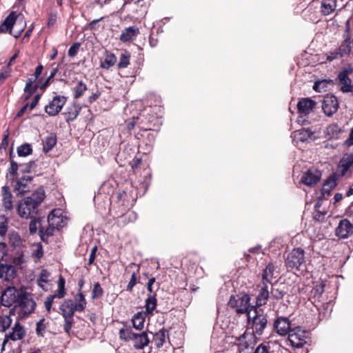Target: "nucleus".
<instances>
[{"mask_svg": "<svg viewBox=\"0 0 353 353\" xmlns=\"http://www.w3.org/2000/svg\"><path fill=\"white\" fill-rule=\"evenodd\" d=\"M46 194L43 188H39L35 190L30 196H27L21 200L17 208V212L19 216L25 219H31V221H40L39 219L34 217L37 214L39 205L45 199Z\"/></svg>", "mask_w": 353, "mask_h": 353, "instance_id": "nucleus-1", "label": "nucleus"}, {"mask_svg": "<svg viewBox=\"0 0 353 353\" xmlns=\"http://www.w3.org/2000/svg\"><path fill=\"white\" fill-rule=\"evenodd\" d=\"M119 339L125 341H132L136 349L141 350L146 347L150 340L146 332L136 333L130 326H124L119 330Z\"/></svg>", "mask_w": 353, "mask_h": 353, "instance_id": "nucleus-2", "label": "nucleus"}, {"mask_svg": "<svg viewBox=\"0 0 353 353\" xmlns=\"http://www.w3.org/2000/svg\"><path fill=\"white\" fill-rule=\"evenodd\" d=\"M268 320L261 309L254 307L251 312L248 314V330H252V332L261 335L266 327Z\"/></svg>", "mask_w": 353, "mask_h": 353, "instance_id": "nucleus-3", "label": "nucleus"}, {"mask_svg": "<svg viewBox=\"0 0 353 353\" xmlns=\"http://www.w3.org/2000/svg\"><path fill=\"white\" fill-rule=\"evenodd\" d=\"M16 303L17 304V307L20 309L23 317L28 316L33 313L37 305L32 294L23 288L19 289V297Z\"/></svg>", "mask_w": 353, "mask_h": 353, "instance_id": "nucleus-4", "label": "nucleus"}, {"mask_svg": "<svg viewBox=\"0 0 353 353\" xmlns=\"http://www.w3.org/2000/svg\"><path fill=\"white\" fill-rule=\"evenodd\" d=\"M250 296L248 294L241 295H232L228 301V305L234 309L237 314H247L252 312L254 306H252L250 303Z\"/></svg>", "mask_w": 353, "mask_h": 353, "instance_id": "nucleus-5", "label": "nucleus"}, {"mask_svg": "<svg viewBox=\"0 0 353 353\" xmlns=\"http://www.w3.org/2000/svg\"><path fill=\"white\" fill-rule=\"evenodd\" d=\"M305 261V252L302 248H294L287 256L285 265L288 268L299 270Z\"/></svg>", "mask_w": 353, "mask_h": 353, "instance_id": "nucleus-6", "label": "nucleus"}, {"mask_svg": "<svg viewBox=\"0 0 353 353\" xmlns=\"http://www.w3.org/2000/svg\"><path fill=\"white\" fill-rule=\"evenodd\" d=\"M307 332L299 327L290 330L288 334V341L294 347H301L306 343Z\"/></svg>", "mask_w": 353, "mask_h": 353, "instance_id": "nucleus-7", "label": "nucleus"}, {"mask_svg": "<svg viewBox=\"0 0 353 353\" xmlns=\"http://www.w3.org/2000/svg\"><path fill=\"white\" fill-rule=\"evenodd\" d=\"M316 102L310 98H303L297 103L298 112L300 116L297 119V122L301 125L305 124L306 120L303 116L309 114L314 108Z\"/></svg>", "mask_w": 353, "mask_h": 353, "instance_id": "nucleus-8", "label": "nucleus"}, {"mask_svg": "<svg viewBox=\"0 0 353 353\" xmlns=\"http://www.w3.org/2000/svg\"><path fill=\"white\" fill-rule=\"evenodd\" d=\"M67 98L64 96H55L45 107V112L51 117L57 115L65 104Z\"/></svg>", "mask_w": 353, "mask_h": 353, "instance_id": "nucleus-9", "label": "nucleus"}, {"mask_svg": "<svg viewBox=\"0 0 353 353\" xmlns=\"http://www.w3.org/2000/svg\"><path fill=\"white\" fill-rule=\"evenodd\" d=\"M19 297V290H17L15 287H8L1 294V303L3 306L10 307L17 303Z\"/></svg>", "mask_w": 353, "mask_h": 353, "instance_id": "nucleus-10", "label": "nucleus"}, {"mask_svg": "<svg viewBox=\"0 0 353 353\" xmlns=\"http://www.w3.org/2000/svg\"><path fill=\"white\" fill-rule=\"evenodd\" d=\"M26 335L25 327L19 322H16L12 327L11 331L6 334L3 345H5L9 340L16 341L23 339Z\"/></svg>", "mask_w": 353, "mask_h": 353, "instance_id": "nucleus-11", "label": "nucleus"}, {"mask_svg": "<svg viewBox=\"0 0 353 353\" xmlns=\"http://www.w3.org/2000/svg\"><path fill=\"white\" fill-rule=\"evenodd\" d=\"M338 108L339 103L335 96L327 94L324 97L322 104V109L325 114L328 117H331L336 112Z\"/></svg>", "mask_w": 353, "mask_h": 353, "instance_id": "nucleus-12", "label": "nucleus"}, {"mask_svg": "<svg viewBox=\"0 0 353 353\" xmlns=\"http://www.w3.org/2000/svg\"><path fill=\"white\" fill-rule=\"evenodd\" d=\"M136 125H138L141 130L148 131L152 130L151 124L144 121V115L141 114L137 117H133L132 120L126 122V126L128 131H131L134 129Z\"/></svg>", "mask_w": 353, "mask_h": 353, "instance_id": "nucleus-13", "label": "nucleus"}, {"mask_svg": "<svg viewBox=\"0 0 353 353\" xmlns=\"http://www.w3.org/2000/svg\"><path fill=\"white\" fill-rule=\"evenodd\" d=\"M321 177V172L319 170H308L303 174L301 182L307 186H312L320 181Z\"/></svg>", "mask_w": 353, "mask_h": 353, "instance_id": "nucleus-14", "label": "nucleus"}, {"mask_svg": "<svg viewBox=\"0 0 353 353\" xmlns=\"http://www.w3.org/2000/svg\"><path fill=\"white\" fill-rule=\"evenodd\" d=\"M257 288L259 290V293L256 296V305L259 308V307L265 305L270 297V292L268 290V285L264 283H260L257 285Z\"/></svg>", "mask_w": 353, "mask_h": 353, "instance_id": "nucleus-15", "label": "nucleus"}, {"mask_svg": "<svg viewBox=\"0 0 353 353\" xmlns=\"http://www.w3.org/2000/svg\"><path fill=\"white\" fill-rule=\"evenodd\" d=\"M335 234L340 239H347L353 234V225L351 222H339Z\"/></svg>", "mask_w": 353, "mask_h": 353, "instance_id": "nucleus-16", "label": "nucleus"}, {"mask_svg": "<svg viewBox=\"0 0 353 353\" xmlns=\"http://www.w3.org/2000/svg\"><path fill=\"white\" fill-rule=\"evenodd\" d=\"M239 345L243 349L252 347L256 343L255 334L246 330L245 332L238 338Z\"/></svg>", "mask_w": 353, "mask_h": 353, "instance_id": "nucleus-17", "label": "nucleus"}, {"mask_svg": "<svg viewBox=\"0 0 353 353\" xmlns=\"http://www.w3.org/2000/svg\"><path fill=\"white\" fill-rule=\"evenodd\" d=\"M349 30H350L349 22L347 21V22L346 30H345V32L347 33V36L345 37V35H344V38H345L344 41L341 43L340 46L336 48L337 51H339L340 55L343 58L346 57V56H348L350 54V52H351V50H352V46H351L352 41H351L350 38L348 37V35H347Z\"/></svg>", "mask_w": 353, "mask_h": 353, "instance_id": "nucleus-18", "label": "nucleus"}, {"mask_svg": "<svg viewBox=\"0 0 353 353\" xmlns=\"http://www.w3.org/2000/svg\"><path fill=\"white\" fill-rule=\"evenodd\" d=\"M1 201L2 205L4 207L5 210L8 212L12 209V194L10 188L7 185L2 187L1 190Z\"/></svg>", "mask_w": 353, "mask_h": 353, "instance_id": "nucleus-19", "label": "nucleus"}, {"mask_svg": "<svg viewBox=\"0 0 353 353\" xmlns=\"http://www.w3.org/2000/svg\"><path fill=\"white\" fill-rule=\"evenodd\" d=\"M63 317H73L77 312L72 299H65L59 307Z\"/></svg>", "mask_w": 353, "mask_h": 353, "instance_id": "nucleus-20", "label": "nucleus"}, {"mask_svg": "<svg viewBox=\"0 0 353 353\" xmlns=\"http://www.w3.org/2000/svg\"><path fill=\"white\" fill-rule=\"evenodd\" d=\"M290 323L287 318L279 317L274 322V327L276 332L284 336L289 334Z\"/></svg>", "mask_w": 353, "mask_h": 353, "instance_id": "nucleus-21", "label": "nucleus"}, {"mask_svg": "<svg viewBox=\"0 0 353 353\" xmlns=\"http://www.w3.org/2000/svg\"><path fill=\"white\" fill-rule=\"evenodd\" d=\"M32 179L33 177L30 176H23L19 179L14 186V191L21 194L28 192L30 189L28 183Z\"/></svg>", "mask_w": 353, "mask_h": 353, "instance_id": "nucleus-22", "label": "nucleus"}, {"mask_svg": "<svg viewBox=\"0 0 353 353\" xmlns=\"http://www.w3.org/2000/svg\"><path fill=\"white\" fill-rule=\"evenodd\" d=\"M117 61V58L114 54L105 51L103 57L100 61V67L103 69L108 70L114 66Z\"/></svg>", "mask_w": 353, "mask_h": 353, "instance_id": "nucleus-23", "label": "nucleus"}, {"mask_svg": "<svg viewBox=\"0 0 353 353\" xmlns=\"http://www.w3.org/2000/svg\"><path fill=\"white\" fill-rule=\"evenodd\" d=\"M139 33V30L137 26H130L123 30L119 39L123 42H128L135 39Z\"/></svg>", "mask_w": 353, "mask_h": 353, "instance_id": "nucleus-24", "label": "nucleus"}, {"mask_svg": "<svg viewBox=\"0 0 353 353\" xmlns=\"http://www.w3.org/2000/svg\"><path fill=\"white\" fill-rule=\"evenodd\" d=\"M16 274V270L14 266L7 264L0 265V279L6 281L12 280Z\"/></svg>", "mask_w": 353, "mask_h": 353, "instance_id": "nucleus-25", "label": "nucleus"}, {"mask_svg": "<svg viewBox=\"0 0 353 353\" xmlns=\"http://www.w3.org/2000/svg\"><path fill=\"white\" fill-rule=\"evenodd\" d=\"M337 79L339 81V85L343 92H352L353 85H352V80L349 78L348 75L339 72Z\"/></svg>", "mask_w": 353, "mask_h": 353, "instance_id": "nucleus-26", "label": "nucleus"}, {"mask_svg": "<svg viewBox=\"0 0 353 353\" xmlns=\"http://www.w3.org/2000/svg\"><path fill=\"white\" fill-rule=\"evenodd\" d=\"M74 85L71 88L73 98L78 99L83 96L85 92L88 90L87 85L82 80H77L74 82Z\"/></svg>", "mask_w": 353, "mask_h": 353, "instance_id": "nucleus-27", "label": "nucleus"}, {"mask_svg": "<svg viewBox=\"0 0 353 353\" xmlns=\"http://www.w3.org/2000/svg\"><path fill=\"white\" fill-rule=\"evenodd\" d=\"M353 165V153L345 155L340 161L339 168L341 169V175L344 176L350 167Z\"/></svg>", "mask_w": 353, "mask_h": 353, "instance_id": "nucleus-28", "label": "nucleus"}, {"mask_svg": "<svg viewBox=\"0 0 353 353\" xmlns=\"http://www.w3.org/2000/svg\"><path fill=\"white\" fill-rule=\"evenodd\" d=\"M57 219L59 221H67L70 219L69 213L61 208L54 209L48 214L47 221H53Z\"/></svg>", "mask_w": 353, "mask_h": 353, "instance_id": "nucleus-29", "label": "nucleus"}, {"mask_svg": "<svg viewBox=\"0 0 353 353\" xmlns=\"http://www.w3.org/2000/svg\"><path fill=\"white\" fill-rule=\"evenodd\" d=\"M336 8V0H322L321 3V12L327 16L332 13Z\"/></svg>", "mask_w": 353, "mask_h": 353, "instance_id": "nucleus-30", "label": "nucleus"}, {"mask_svg": "<svg viewBox=\"0 0 353 353\" xmlns=\"http://www.w3.org/2000/svg\"><path fill=\"white\" fill-rule=\"evenodd\" d=\"M275 268L272 263H269L263 270L262 274V280L261 283L266 284L271 283L274 276Z\"/></svg>", "mask_w": 353, "mask_h": 353, "instance_id": "nucleus-31", "label": "nucleus"}, {"mask_svg": "<svg viewBox=\"0 0 353 353\" xmlns=\"http://www.w3.org/2000/svg\"><path fill=\"white\" fill-rule=\"evenodd\" d=\"M81 110V106L77 105L76 103H73L72 105L68 107L66 110V112L64 113L65 116V121L67 122L74 121L79 114Z\"/></svg>", "mask_w": 353, "mask_h": 353, "instance_id": "nucleus-32", "label": "nucleus"}, {"mask_svg": "<svg viewBox=\"0 0 353 353\" xmlns=\"http://www.w3.org/2000/svg\"><path fill=\"white\" fill-rule=\"evenodd\" d=\"M73 304L75 305V309H77L78 312H82L85 310L87 305V301L82 292H78L74 296Z\"/></svg>", "mask_w": 353, "mask_h": 353, "instance_id": "nucleus-33", "label": "nucleus"}, {"mask_svg": "<svg viewBox=\"0 0 353 353\" xmlns=\"http://www.w3.org/2000/svg\"><path fill=\"white\" fill-rule=\"evenodd\" d=\"M17 16L14 12H12L0 25V32L11 31V28L16 21Z\"/></svg>", "mask_w": 353, "mask_h": 353, "instance_id": "nucleus-34", "label": "nucleus"}, {"mask_svg": "<svg viewBox=\"0 0 353 353\" xmlns=\"http://www.w3.org/2000/svg\"><path fill=\"white\" fill-rule=\"evenodd\" d=\"M145 314L143 312L136 313L132 319L133 327L137 330H142L144 327Z\"/></svg>", "mask_w": 353, "mask_h": 353, "instance_id": "nucleus-35", "label": "nucleus"}, {"mask_svg": "<svg viewBox=\"0 0 353 353\" xmlns=\"http://www.w3.org/2000/svg\"><path fill=\"white\" fill-rule=\"evenodd\" d=\"M168 338V332L164 329L160 330L156 332L154 336V341L157 348H161L163 346Z\"/></svg>", "mask_w": 353, "mask_h": 353, "instance_id": "nucleus-36", "label": "nucleus"}, {"mask_svg": "<svg viewBox=\"0 0 353 353\" xmlns=\"http://www.w3.org/2000/svg\"><path fill=\"white\" fill-rule=\"evenodd\" d=\"M50 275V274L48 270H42L37 279L38 285L45 291L48 290V284Z\"/></svg>", "mask_w": 353, "mask_h": 353, "instance_id": "nucleus-37", "label": "nucleus"}, {"mask_svg": "<svg viewBox=\"0 0 353 353\" xmlns=\"http://www.w3.org/2000/svg\"><path fill=\"white\" fill-rule=\"evenodd\" d=\"M57 137L55 134H50L43 141V150L45 153L50 152L57 144Z\"/></svg>", "mask_w": 353, "mask_h": 353, "instance_id": "nucleus-38", "label": "nucleus"}, {"mask_svg": "<svg viewBox=\"0 0 353 353\" xmlns=\"http://www.w3.org/2000/svg\"><path fill=\"white\" fill-rule=\"evenodd\" d=\"M341 132H342L341 128L336 123L330 124L326 128L327 135L329 136V137L330 139H339Z\"/></svg>", "mask_w": 353, "mask_h": 353, "instance_id": "nucleus-39", "label": "nucleus"}, {"mask_svg": "<svg viewBox=\"0 0 353 353\" xmlns=\"http://www.w3.org/2000/svg\"><path fill=\"white\" fill-rule=\"evenodd\" d=\"M157 305V301L156 299V295L154 294H152L148 296L147 299L145 300V310L146 312L149 314H152L154 310L156 309Z\"/></svg>", "mask_w": 353, "mask_h": 353, "instance_id": "nucleus-40", "label": "nucleus"}, {"mask_svg": "<svg viewBox=\"0 0 353 353\" xmlns=\"http://www.w3.org/2000/svg\"><path fill=\"white\" fill-rule=\"evenodd\" d=\"M296 132L299 136V139L303 142L312 139V137L314 134L313 131L310 128H302L301 129L297 130Z\"/></svg>", "mask_w": 353, "mask_h": 353, "instance_id": "nucleus-41", "label": "nucleus"}, {"mask_svg": "<svg viewBox=\"0 0 353 353\" xmlns=\"http://www.w3.org/2000/svg\"><path fill=\"white\" fill-rule=\"evenodd\" d=\"M65 284V279L62 276H60L58 280V289L57 293L54 294L59 299L63 298L66 294Z\"/></svg>", "mask_w": 353, "mask_h": 353, "instance_id": "nucleus-42", "label": "nucleus"}, {"mask_svg": "<svg viewBox=\"0 0 353 353\" xmlns=\"http://www.w3.org/2000/svg\"><path fill=\"white\" fill-rule=\"evenodd\" d=\"M130 54L125 51L123 52L119 58L117 67L119 69L126 68L130 64Z\"/></svg>", "mask_w": 353, "mask_h": 353, "instance_id": "nucleus-43", "label": "nucleus"}, {"mask_svg": "<svg viewBox=\"0 0 353 353\" xmlns=\"http://www.w3.org/2000/svg\"><path fill=\"white\" fill-rule=\"evenodd\" d=\"M32 148L30 144L23 143L17 148V154L19 157H27L31 154Z\"/></svg>", "mask_w": 353, "mask_h": 353, "instance_id": "nucleus-44", "label": "nucleus"}, {"mask_svg": "<svg viewBox=\"0 0 353 353\" xmlns=\"http://www.w3.org/2000/svg\"><path fill=\"white\" fill-rule=\"evenodd\" d=\"M12 319L8 315L0 317V329L2 332H6L12 324Z\"/></svg>", "mask_w": 353, "mask_h": 353, "instance_id": "nucleus-45", "label": "nucleus"}, {"mask_svg": "<svg viewBox=\"0 0 353 353\" xmlns=\"http://www.w3.org/2000/svg\"><path fill=\"white\" fill-rule=\"evenodd\" d=\"M103 293V290L102 288L101 287L99 283H95L93 285V288L92 290V299H97L100 298Z\"/></svg>", "mask_w": 353, "mask_h": 353, "instance_id": "nucleus-46", "label": "nucleus"}, {"mask_svg": "<svg viewBox=\"0 0 353 353\" xmlns=\"http://www.w3.org/2000/svg\"><path fill=\"white\" fill-rule=\"evenodd\" d=\"M321 207V204L319 202H317L315 205V212L314 214V221H323L325 218V215L327 214L326 212H321L319 210V208Z\"/></svg>", "mask_w": 353, "mask_h": 353, "instance_id": "nucleus-47", "label": "nucleus"}, {"mask_svg": "<svg viewBox=\"0 0 353 353\" xmlns=\"http://www.w3.org/2000/svg\"><path fill=\"white\" fill-rule=\"evenodd\" d=\"M285 291L283 289L275 288L272 287L271 295L272 297L277 300L282 299L285 294Z\"/></svg>", "mask_w": 353, "mask_h": 353, "instance_id": "nucleus-48", "label": "nucleus"}, {"mask_svg": "<svg viewBox=\"0 0 353 353\" xmlns=\"http://www.w3.org/2000/svg\"><path fill=\"white\" fill-rule=\"evenodd\" d=\"M64 319L63 322V330L68 334H70L71 329L74 323L73 317H63Z\"/></svg>", "mask_w": 353, "mask_h": 353, "instance_id": "nucleus-49", "label": "nucleus"}, {"mask_svg": "<svg viewBox=\"0 0 353 353\" xmlns=\"http://www.w3.org/2000/svg\"><path fill=\"white\" fill-rule=\"evenodd\" d=\"M46 329L45 319H41L37 323L36 332L38 336H43Z\"/></svg>", "mask_w": 353, "mask_h": 353, "instance_id": "nucleus-50", "label": "nucleus"}, {"mask_svg": "<svg viewBox=\"0 0 353 353\" xmlns=\"http://www.w3.org/2000/svg\"><path fill=\"white\" fill-rule=\"evenodd\" d=\"M341 58H343V57L340 55V54H339V51H337L336 48L334 49V50L330 51L326 54V59L328 61H332L334 60L339 59Z\"/></svg>", "mask_w": 353, "mask_h": 353, "instance_id": "nucleus-51", "label": "nucleus"}, {"mask_svg": "<svg viewBox=\"0 0 353 353\" xmlns=\"http://www.w3.org/2000/svg\"><path fill=\"white\" fill-rule=\"evenodd\" d=\"M35 166L34 161H30L28 163L20 164V168L23 172H30Z\"/></svg>", "mask_w": 353, "mask_h": 353, "instance_id": "nucleus-52", "label": "nucleus"}, {"mask_svg": "<svg viewBox=\"0 0 353 353\" xmlns=\"http://www.w3.org/2000/svg\"><path fill=\"white\" fill-rule=\"evenodd\" d=\"M19 168H20V164H18L13 159H11L10 168L9 169L10 174L13 177L16 176L17 175V170Z\"/></svg>", "mask_w": 353, "mask_h": 353, "instance_id": "nucleus-53", "label": "nucleus"}, {"mask_svg": "<svg viewBox=\"0 0 353 353\" xmlns=\"http://www.w3.org/2000/svg\"><path fill=\"white\" fill-rule=\"evenodd\" d=\"M81 44L78 42L73 43L68 50V56L70 57H74L80 48Z\"/></svg>", "mask_w": 353, "mask_h": 353, "instance_id": "nucleus-54", "label": "nucleus"}, {"mask_svg": "<svg viewBox=\"0 0 353 353\" xmlns=\"http://www.w3.org/2000/svg\"><path fill=\"white\" fill-rule=\"evenodd\" d=\"M122 217L125 221H135L138 219L137 214L133 210H128L125 214H124Z\"/></svg>", "mask_w": 353, "mask_h": 353, "instance_id": "nucleus-55", "label": "nucleus"}, {"mask_svg": "<svg viewBox=\"0 0 353 353\" xmlns=\"http://www.w3.org/2000/svg\"><path fill=\"white\" fill-rule=\"evenodd\" d=\"M137 273L136 272H133L132 274V276H131V278H130V280L127 285V288H126V290L128 291H132L133 288L134 287V285L137 284Z\"/></svg>", "mask_w": 353, "mask_h": 353, "instance_id": "nucleus-56", "label": "nucleus"}, {"mask_svg": "<svg viewBox=\"0 0 353 353\" xmlns=\"http://www.w3.org/2000/svg\"><path fill=\"white\" fill-rule=\"evenodd\" d=\"M336 185V180L334 177L330 176L327 179L323 187V191L326 192V187L328 186L330 189H333Z\"/></svg>", "mask_w": 353, "mask_h": 353, "instance_id": "nucleus-57", "label": "nucleus"}, {"mask_svg": "<svg viewBox=\"0 0 353 353\" xmlns=\"http://www.w3.org/2000/svg\"><path fill=\"white\" fill-rule=\"evenodd\" d=\"M55 298H57V297L56 296H54V294L50 295L46 298V299L44 302L45 307L48 312H50L51 310L52 305L54 299Z\"/></svg>", "mask_w": 353, "mask_h": 353, "instance_id": "nucleus-58", "label": "nucleus"}, {"mask_svg": "<svg viewBox=\"0 0 353 353\" xmlns=\"http://www.w3.org/2000/svg\"><path fill=\"white\" fill-rule=\"evenodd\" d=\"M325 285L323 283H321L317 285L312 290V293L314 296H320L324 292Z\"/></svg>", "mask_w": 353, "mask_h": 353, "instance_id": "nucleus-59", "label": "nucleus"}, {"mask_svg": "<svg viewBox=\"0 0 353 353\" xmlns=\"http://www.w3.org/2000/svg\"><path fill=\"white\" fill-rule=\"evenodd\" d=\"M57 21V13L51 12L48 14V26L51 27L54 26Z\"/></svg>", "mask_w": 353, "mask_h": 353, "instance_id": "nucleus-60", "label": "nucleus"}, {"mask_svg": "<svg viewBox=\"0 0 353 353\" xmlns=\"http://www.w3.org/2000/svg\"><path fill=\"white\" fill-rule=\"evenodd\" d=\"M7 245L4 243H0V261L7 254Z\"/></svg>", "mask_w": 353, "mask_h": 353, "instance_id": "nucleus-61", "label": "nucleus"}, {"mask_svg": "<svg viewBox=\"0 0 353 353\" xmlns=\"http://www.w3.org/2000/svg\"><path fill=\"white\" fill-rule=\"evenodd\" d=\"M40 97H41V96L39 94H37L34 96L32 102L29 104L30 110H33L36 107V105L38 104Z\"/></svg>", "mask_w": 353, "mask_h": 353, "instance_id": "nucleus-62", "label": "nucleus"}, {"mask_svg": "<svg viewBox=\"0 0 353 353\" xmlns=\"http://www.w3.org/2000/svg\"><path fill=\"white\" fill-rule=\"evenodd\" d=\"M254 353H269V351L265 345L261 344L257 347Z\"/></svg>", "mask_w": 353, "mask_h": 353, "instance_id": "nucleus-63", "label": "nucleus"}, {"mask_svg": "<svg viewBox=\"0 0 353 353\" xmlns=\"http://www.w3.org/2000/svg\"><path fill=\"white\" fill-rule=\"evenodd\" d=\"M8 137H9V132L7 130L6 133L3 135V138L1 141V143H0L1 148H6L7 145H8Z\"/></svg>", "mask_w": 353, "mask_h": 353, "instance_id": "nucleus-64", "label": "nucleus"}]
</instances>
